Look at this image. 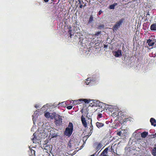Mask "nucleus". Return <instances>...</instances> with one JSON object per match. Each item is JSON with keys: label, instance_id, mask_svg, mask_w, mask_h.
Listing matches in <instances>:
<instances>
[{"label": "nucleus", "instance_id": "nucleus-1", "mask_svg": "<svg viewBox=\"0 0 156 156\" xmlns=\"http://www.w3.org/2000/svg\"><path fill=\"white\" fill-rule=\"evenodd\" d=\"M73 123L69 122L64 132V134L68 137L70 136L73 132Z\"/></svg>", "mask_w": 156, "mask_h": 156}, {"label": "nucleus", "instance_id": "nucleus-2", "mask_svg": "<svg viewBox=\"0 0 156 156\" xmlns=\"http://www.w3.org/2000/svg\"><path fill=\"white\" fill-rule=\"evenodd\" d=\"M55 123L57 126H60L62 124V119L59 115H55Z\"/></svg>", "mask_w": 156, "mask_h": 156}, {"label": "nucleus", "instance_id": "nucleus-3", "mask_svg": "<svg viewBox=\"0 0 156 156\" xmlns=\"http://www.w3.org/2000/svg\"><path fill=\"white\" fill-rule=\"evenodd\" d=\"M92 102L93 104H90V106L93 107L94 106H99L102 108V105H103V103L102 102H100L98 100H93Z\"/></svg>", "mask_w": 156, "mask_h": 156}, {"label": "nucleus", "instance_id": "nucleus-4", "mask_svg": "<svg viewBox=\"0 0 156 156\" xmlns=\"http://www.w3.org/2000/svg\"><path fill=\"white\" fill-rule=\"evenodd\" d=\"M92 100H90V99H80L77 100V101L78 102L77 104H80L81 102H82L83 101H84L85 103L89 104V106H90V104H93V103L92 102Z\"/></svg>", "mask_w": 156, "mask_h": 156}, {"label": "nucleus", "instance_id": "nucleus-5", "mask_svg": "<svg viewBox=\"0 0 156 156\" xmlns=\"http://www.w3.org/2000/svg\"><path fill=\"white\" fill-rule=\"evenodd\" d=\"M124 19H121L120 20L117 22L114 26L113 27V30H116L122 24L123 22Z\"/></svg>", "mask_w": 156, "mask_h": 156}, {"label": "nucleus", "instance_id": "nucleus-6", "mask_svg": "<svg viewBox=\"0 0 156 156\" xmlns=\"http://www.w3.org/2000/svg\"><path fill=\"white\" fill-rule=\"evenodd\" d=\"M156 42V40L153 38H152L151 39H149L147 41V43L148 44V45L149 46H153Z\"/></svg>", "mask_w": 156, "mask_h": 156}, {"label": "nucleus", "instance_id": "nucleus-7", "mask_svg": "<svg viewBox=\"0 0 156 156\" xmlns=\"http://www.w3.org/2000/svg\"><path fill=\"white\" fill-rule=\"evenodd\" d=\"M94 145L96 150L97 151H98L100 149H101L103 146L102 143L97 142H95L94 144Z\"/></svg>", "mask_w": 156, "mask_h": 156}, {"label": "nucleus", "instance_id": "nucleus-8", "mask_svg": "<svg viewBox=\"0 0 156 156\" xmlns=\"http://www.w3.org/2000/svg\"><path fill=\"white\" fill-rule=\"evenodd\" d=\"M114 55L116 57H119L122 55V51L121 50H118L115 51L113 53Z\"/></svg>", "mask_w": 156, "mask_h": 156}, {"label": "nucleus", "instance_id": "nucleus-9", "mask_svg": "<svg viewBox=\"0 0 156 156\" xmlns=\"http://www.w3.org/2000/svg\"><path fill=\"white\" fill-rule=\"evenodd\" d=\"M81 121L83 126L85 127H87V123L83 115H82L81 117Z\"/></svg>", "mask_w": 156, "mask_h": 156}, {"label": "nucleus", "instance_id": "nucleus-10", "mask_svg": "<svg viewBox=\"0 0 156 156\" xmlns=\"http://www.w3.org/2000/svg\"><path fill=\"white\" fill-rule=\"evenodd\" d=\"M34 137L33 138L32 140L34 143L35 144L37 143H39V140L37 139V136H36L35 135V133H34L33 134Z\"/></svg>", "mask_w": 156, "mask_h": 156}, {"label": "nucleus", "instance_id": "nucleus-11", "mask_svg": "<svg viewBox=\"0 0 156 156\" xmlns=\"http://www.w3.org/2000/svg\"><path fill=\"white\" fill-rule=\"evenodd\" d=\"M150 30L152 31H156V23H153L150 26Z\"/></svg>", "mask_w": 156, "mask_h": 156}, {"label": "nucleus", "instance_id": "nucleus-12", "mask_svg": "<svg viewBox=\"0 0 156 156\" xmlns=\"http://www.w3.org/2000/svg\"><path fill=\"white\" fill-rule=\"evenodd\" d=\"M96 125L97 127L100 129L104 126V124L100 122H97L96 123Z\"/></svg>", "mask_w": 156, "mask_h": 156}, {"label": "nucleus", "instance_id": "nucleus-13", "mask_svg": "<svg viewBox=\"0 0 156 156\" xmlns=\"http://www.w3.org/2000/svg\"><path fill=\"white\" fill-rule=\"evenodd\" d=\"M29 148H30V150L28 151V154L30 156H33V154L35 153V151L34 150L31 148L30 147H29Z\"/></svg>", "mask_w": 156, "mask_h": 156}, {"label": "nucleus", "instance_id": "nucleus-14", "mask_svg": "<svg viewBox=\"0 0 156 156\" xmlns=\"http://www.w3.org/2000/svg\"><path fill=\"white\" fill-rule=\"evenodd\" d=\"M150 122H151L152 125L154 126H156V121L155 119L153 118H151L150 120Z\"/></svg>", "mask_w": 156, "mask_h": 156}, {"label": "nucleus", "instance_id": "nucleus-15", "mask_svg": "<svg viewBox=\"0 0 156 156\" xmlns=\"http://www.w3.org/2000/svg\"><path fill=\"white\" fill-rule=\"evenodd\" d=\"M117 5V3H114L113 4L109 5L108 8L110 9H115V7Z\"/></svg>", "mask_w": 156, "mask_h": 156}, {"label": "nucleus", "instance_id": "nucleus-16", "mask_svg": "<svg viewBox=\"0 0 156 156\" xmlns=\"http://www.w3.org/2000/svg\"><path fill=\"white\" fill-rule=\"evenodd\" d=\"M148 135V132H144L142 133L141 134V136L143 138H145Z\"/></svg>", "mask_w": 156, "mask_h": 156}, {"label": "nucleus", "instance_id": "nucleus-17", "mask_svg": "<svg viewBox=\"0 0 156 156\" xmlns=\"http://www.w3.org/2000/svg\"><path fill=\"white\" fill-rule=\"evenodd\" d=\"M151 153L152 155L156 156V147H154L151 151Z\"/></svg>", "mask_w": 156, "mask_h": 156}, {"label": "nucleus", "instance_id": "nucleus-18", "mask_svg": "<svg viewBox=\"0 0 156 156\" xmlns=\"http://www.w3.org/2000/svg\"><path fill=\"white\" fill-rule=\"evenodd\" d=\"M44 116L47 118H49L51 117L50 114L48 112H46L44 113Z\"/></svg>", "mask_w": 156, "mask_h": 156}, {"label": "nucleus", "instance_id": "nucleus-19", "mask_svg": "<svg viewBox=\"0 0 156 156\" xmlns=\"http://www.w3.org/2000/svg\"><path fill=\"white\" fill-rule=\"evenodd\" d=\"M93 21V17L92 15H91L90 16V17L89 19V20L88 21V23H90L92 22Z\"/></svg>", "mask_w": 156, "mask_h": 156}, {"label": "nucleus", "instance_id": "nucleus-20", "mask_svg": "<svg viewBox=\"0 0 156 156\" xmlns=\"http://www.w3.org/2000/svg\"><path fill=\"white\" fill-rule=\"evenodd\" d=\"M108 150V147L106 148H105L104 150L101 153V154H106L107 153V151Z\"/></svg>", "mask_w": 156, "mask_h": 156}, {"label": "nucleus", "instance_id": "nucleus-21", "mask_svg": "<svg viewBox=\"0 0 156 156\" xmlns=\"http://www.w3.org/2000/svg\"><path fill=\"white\" fill-rule=\"evenodd\" d=\"M71 32H72V30H71V27H70L69 28V30L68 32V33L70 35V37H71V36H72V34H71Z\"/></svg>", "mask_w": 156, "mask_h": 156}, {"label": "nucleus", "instance_id": "nucleus-22", "mask_svg": "<svg viewBox=\"0 0 156 156\" xmlns=\"http://www.w3.org/2000/svg\"><path fill=\"white\" fill-rule=\"evenodd\" d=\"M93 131V130H90V131L89 132V133H88V135L86 136H85V137H86L87 138H88L89 136H90L92 134Z\"/></svg>", "mask_w": 156, "mask_h": 156}, {"label": "nucleus", "instance_id": "nucleus-23", "mask_svg": "<svg viewBox=\"0 0 156 156\" xmlns=\"http://www.w3.org/2000/svg\"><path fill=\"white\" fill-rule=\"evenodd\" d=\"M102 117V114L101 113H100L99 114H98V115L97 116V119L98 121H99V119H100V118Z\"/></svg>", "mask_w": 156, "mask_h": 156}, {"label": "nucleus", "instance_id": "nucleus-24", "mask_svg": "<svg viewBox=\"0 0 156 156\" xmlns=\"http://www.w3.org/2000/svg\"><path fill=\"white\" fill-rule=\"evenodd\" d=\"M88 114V111L87 109L84 111V113L83 114L86 117H87V115Z\"/></svg>", "mask_w": 156, "mask_h": 156}, {"label": "nucleus", "instance_id": "nucleus-25", "mask_svg": "<svg viewBox=\"0 0 156 156\" xmlns=\"http://www.w3.org/2000/svg\"><path fill=\"white\" fill-rule=\"evenodd\" d=\"M148 16H149H149H150V14H149L148 12L147 13V14H146V17H147V18L146 19H145V20H144V21H148V19H147V17Z\"/></svg>", "mask_w": 156, "mask_h": 156}, {"label": "nucleus", "instance_id": "nucleus-26", "mask_svg": "<svg viewBox=\"0 0 156 156\" xmlns=\"http://www.w3.org/2000/svg\"><path fill=\"white\" fill-rule=\"evenodd\" d=\"M101 31H98L96 32L94 35L96 36H99L101 34Z\"/></svg>", "mask_w": 156, "mask_h": 156}, {"label": "nucleus", "instance_id": "nucleus-27", "mask_svg": "<svg viewBox=\"0 0 156 156\" xmlns=\"http://www.w3.org/2000/svg\"><path fill=\"white\" fill-rule=\"evenodd\" d=\"M90 130H93V126L92 124V123L91 122L90 123Z\"/></svg>", "mask_w": 156, "mask_h": 156}, {"label": "nucleus", "instance_id": "nucleus-28", "mask_svg": "<svg viewBox=\"0 0 156 156\" xmlns=\"http://www.w3.org/2000/svg\"><path fill=\"white\" fill-rule=\"evenodd\" d=\"M73 106L71 105L67 107L66 108L68 109H71L72 108Z\"/></svg>", "mask_w": 156, "mask_h": 156}, {"label": "nucleus", "instance_id": "nucleus-29", "mask_svg": "<svg viewBox=\"0 0 156 156\" xmlns=\"http://www.w3.org/2000/svg\"><path fill=\"white\" fill-rule=\"evenodd\" d=\"M122 133L121 131H118L117 132V134L119 136H121Z\"/></svg>", "mask_w": 156, "mask_h": 156}, {"label": "nucleus", "instance_id": "nucleus-30", "mask_svg": "<svg viewBox=\"0 0 156 156\" xmlns=\"http://www.w3.org/2000/svg\"><path fill=\"white\" fill-rule=\"evenodd\" d=\"M102 12V11H101V10H100L98 13V14H97V15L98 16H99L101 14V13Z\"/></svg>", "mask_w": 156, "mask_h": 156}, {"label": "nucleus", "instance_id": "nucleus-31", "mask_svg": "<svg viewBox=\"0 0 156 156\" xmlns=\"http://www.w3.org/2000/svg\"><path fill=\"white\" fill-rule=\"evenodd\" d=\"M150 136V137L152 138H154L155 137L154 135V134H151Z\"/></svg>", "mask_w": 156, "mask_h": 156}, {"label": "nucleus", "instance_id": "nucleus-32", "mask_svg": "<svg viewBox=\"0 0 156 156\" xmlns=\"http://www.w3.org/2000/svg\"><path fill=\"white\" fill-rule=\"evenodd\" d=\"M88 79H89V78L87 79V80H86L85 82L86 83V84L87 85H89V83H90V82H88L89 80H88Z\"/></svg>", "mask_w": 156, "mask_h": 156}, {"label": "nucleus", "instance_id": "nucleus-33", "mask_svg": "<svg viewBox=\"0 0 156 156\" xmlns=\"http://www.w3.org/2000/svg\"><path fill=\"white\" fill-rule=\"evenodd\" d=\"M104 26L103 24L100 25L99 26V28H104Z\"/></svg>", "mask_w": 156, "mask_h": 156}, {"label": "nucleus", "instance_id": "nucleus-34", "mask_svg": "<svg viewBox=\"0 0 156 156\" xmlns=\"http://www.w3.org/2000/svg\"><path fill=\"white\" fill-rule=\"evenodd\" d=\"M68 146L70 148L71 147V143H70V142H69V143L68 144Z\"/></svg>", "mask_w": 156, "mask_h": 156}, {"label": "nucleus", "instance_id": "nucleus-35", "mask_svg": "<svg viewBox=\"0 0 156 156\" xmlns=\"http://www.w3.org/2000/svg\"><path fill=\"white\" fill-rule=\"evenodd\" d=\"M83 5L82 4L80 5L79 7L80 8H82L83 7Z\"/></svg>", "mask_w": 156, "mask_h": 156}, {"label": "nucleus", "instance_id": "nucleus-36", "mask_svg": "<svg viewBox=\"0 0 156 156\" xmlns=\"http://www.w3.org/2000/svg\"><path fill=\"white\" fill-rule=\"evenodd\" d=\"M79 4H80V5H81V1L80 0H79Z\"/></svg>", "mask_w": 156, "mask_h": 156}, {"label": "nucleus", "instance_id": "nucleus-37", "mask_svg": "<svg viewBox=\"0 0 156 156\" xmlns=\"http://www.w3.org/2000/svg\"><path fill=\"white\" fill-rule=\"evenodd\" d=\"M33 155L34 156H38L36 154H35V153H34V154H33Z\"/></svg>", "mask_w": 156, "mask_h": 156}, {"label": "nucleus", "instance_id": "nucleus-38", "mask_svg": "<svg viewBox=\"0 0 156 156\" xmlns=\"http://www.w3.org/2000/svg\"><path fill=\"white\" fill-rule=\"evenodd\" d=\"M102 156H108L106 155V154H103V155Z\"/></svg>", "mask_w": 156, "mask_h": 156}, {"label": "nucleus", "instance_id": "nucleus-39", "mask_svg": "<svg viewBox=\"0 0 156 156\" xmlns=\"http://www.w3.org/2000/svg\"><path fill=\"white\" fill-rule=\"evenodd\" d=\"M154 134V135L155 137H156V133H155Z\"/></svg>", "mask_w": 156, "mask_h": 156}, {"label": "nucleus", "instance_id": "nucleus-40", "mask_svg": "<svg viewBox=\"0 0 156 156\" xmlns=\"http://www.w3.org/2000/svg\"><path fill=\"white\" fill-rule=\"evenodd\" d=\"M104 47V48H107V45H105Z\"/></svg>", "mask_w": 156, "mask_h": 156}, {"label": "nucleus", "instance_id": "nucleus-41", "mask_svg": "<svg viewBox=\"0 0 156 156\" xmlns=\"http://www.w3.org/2000/svg\"><path fill=\"white\" fill-rule=\"evenodd\" d=\"M111 149L112 151V150H113V149L112 148V147H111Z\"/></svg>", "mask_w": 156, "mask_h": 156}, {"label": "nucleus", "instance_id": "nucleus-42", "mask_svg": "<svg viewBox=\"0 0 156 156\" xmlns=\"http://www.w3.org/2000/svg\"><path fill=\"white\" fill-rule=\"evenodd\" d=\"M63 103V102H62V103H59V105H60V104H61V105H62V104Z\"/></svg>", "mask_w": 156, "mask_h": 156}, {"label": "nucleus", "instance_id": "nucleus-43", "mask_svg": "<svg viewBox=\"0 0 156 156\" xmlns=\"http://www.w3.org/2000/svg\"><path fill=\"white\" fill-rule=\"evenodd\" d=\"M90 156H94V154H93L91 155H90Z\"/></svg>", "mask_w": 156, "mask_h": 156}, {"label": "nucleus", "instance_id": "nucleus-44", "mask_svg": "<svg viewBox=\"0 0 156 156\" xmlns=\"http://www.w3.org/2000/svg\"><path fill=\"white\" fill-rule=\"evenodd\" d=\"M83 112L82 111V113H83Z\"/></svg>", "mask_w": 156, "mask_h": 156}]
</instances>
